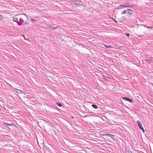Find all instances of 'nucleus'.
I'll use <instances>...</instances> for the list:
<instances>
[{"label":"nucleus","instance_id":"obj_1","mask_svg":"<svg viewBox=\"0 0 153 153\" xmlns=\"http://www.w3.org/2000/svg\"><path fill=\"white\" fill-rule=\"evenodd\" d=\"M135 6V5L133 4H130L128 3H123L122 4L120 5V7H121L122 8H123L124 7H128L130 8H132L134 7Z\"/></svg>","mask_w":153,"mask_h":153},{"label":"nucleus","instance_id":"obj_2","mask_svg":"<svg viewBox=\"0 0 153 153\" xmlns=\"http://www.w3.org/2000/svg\"><path fill=\"white\" fill-rule=\"evenodd\" d=\"M137 123L139 127V128L143 132H144V130L142 127V123L140 122V121L138 120L137 121Z\"/></svg>","mask_w":153,"mask_h":153},{"label":"nucleus","instance_id":"obj_3","mask_svg":"<svg viewBox=\"0 0 153 153\" xmlns=\"http://www.w3.org/2000/svg\"><path fill=\"white\" fill-rule=\"evenodd\" d=\"M122 98L123 99L126 100V101H128V102H130L132 103L133 102L132 100L131 99H130L128 98L124 97H122Z\"/></svg>","mask_w":153,"mask_h":153},{"label":"nucleus","instance_id":"obj_4","mask_svg":"<svg viewBox=\"0 0 153 153\" xmlns=\"http://www.w3.org/2000/svg\"><path fill=\"white\" fill-rule=\"evenodd\" d=\"M146 61L149 63H151L153 62V58H150L147 59Z\"/></svg>","mask_w":153,"mask_h":153},{"label":"nucleus","instance_id":"obj_5","mask_svg":"<svg viewBox=\"0 0 153 153\" xmlns=\"http://www.w3.org/2000/svg\"><path fill=\"white\" fill-rule=\"evenodd\" d=\"M104 136H109V137H112L114 136V135L111 134H105L104 135Z\"/></svg>","mask_w":153,"mask_h":153},{"label":"nucleus","instance_id":"obj_6","mask_svg":"<svg viewBox=\"0 0 153 153\" xmlns=\"http://www.w3.org/2000/svg\"><path fill=\"white\" fill-rule=\"evenodd\" d=\"M128 13L129 15H131L132 14L133 10H131L130 9H128Z\"/></svg>","mask_w":153,"mask_h":153},{"label":"nucleus","instance_id":"obj_7","mask_svg":"<svg viewBox=\"0 0 153 153\" xmlns=\"http://www.w3.org/2000/svg\"><path fill=\"white\" fill-rule=\"evenodd\" d=\"M16 90L18 91H17L16 92L19 94H24V92L22 91V90H19L17 88H16Z\"/></svg>","mask_w":153,"mask_h":153},{"label":"nucleus","instance_id":"obj_8","mask_svg":"<svg viewBox=\"0 0 153 153\" xmlns=\"http://www.w3.org/2000/svg\"><path fill=\"white\" fill-rule=\"evenodd\" d=\"M103 79H105L107 81H109V80L110 79V78L109 77L107 76H103Z\"/></svg>","mask_w":153,"mask_h":153},{"label":"nucleus","instance_id":"obj_9","mask_svg":"<svg viewBox=\"0 0 153 153\" xmlns=\"http://www.w3.org/2000/svg\"><path fill=\"white\" fill-rule=\"evenodd\" d=\"M121 19L122 21H126L127 20L126 17L124 16L121 18Z\"/></svg>","mask_w":153,"mask_h":153},{"label":"nucleus","instance_id":"obj_10","mask_svg":"<svg viewBox=\"0 0 153 153\" xmlns=\"http://www.w3.org/2000/svg\"><path fill=\"white\" fill-rule=\"evenodd\" d=\"M13 21L14 22H16L17 23L18 22L17 18L16 17H13Z\"/></svg>","mask_w":153,"mask_h":153},{"label":"nucleus","instance_id":"obj_11","mask_svg":"<svg viewBox=\"0 0 153 153\" xmlns=\"http://www.w3.org/2000/svg\"><path fill=\"white\" fill-rule=\"evenodd\" d=\"M57 27H53V26H52L51 25H50L48 28H50V29H56V28Z\"/></svg>","mask_w":153,"mask_h":153},{"label":"nucleus","instance_id":"obj_12","mask_svg":"<svg viewBox=\"0 0 153 153\" xmlns=\"http://www.w3.org/2000/svg\"><path fill=\"white\" fill-rule=\"evenodd\" d=\"M92 107L95 109H97L98 108V106L96 105L95 104H92Z\"/></svg>","mask_w":153,"mask_h":153},{"label":"nucleus","instance_id":"obj_13","mask_svg":"<svg viewBox=\"0 0 153 153\" xmlns=\"http://www.w3.org/2000/svg\"><path fill=\"white\" fill-rule=\"evenodd\" d=\"M103 45L107 48H111L112 47L110 45H106L105 44H103Z\"/></svg>","mask_w":153,"mask_h":153},{"label":"nucleus","instance_id":"obj_14","mask_svg":"<svg viewBox=\"0 0 153 153\" xmlns=\"http://www.w3.org/2000/svg\"><path fill=\"white\" fill-rule=\"evenodd\" d=\"M56 104L59 106L61 107L62 106V104L61 103L56 102Z\"/></svg>","mask_w":153,"mask_h":153},{"label":"nucleus","instance_id":"obj_15","mask_svg":"<svg viewBox=\"0 0 153 153\" xmlns=\"http://www.w3.org/2000/svg\"><path fill=\"white\" fill-rule=\"evenodd\" d=\"M19 21L20 22L23 23L24 22L23 20L21 18H20Z\"/></svg>","mask_w":153,"mask_h":153},{"label":"nucleus","instance_id":"obj_16","mask_svg":"<svg viewBox=\"0 0 153 153\" xmlns=\"http://www.w3.org/2000/svg\"><path fill=\"white\" fill-rule=\"evenodd\" d=\"M125 35L126 36H129L130 35L128 33H125Z\"/></svg>","mask_w":153,"mask_h":153},{"label":"nucleus","instance_id":"obj_17","mask_svg":"<svg viewBox=\"0 0 153 153\" xmlns=\"http://www.w3.org/2000/svg\"><path fill=\"white\" fill-rule=\"evenodd\" d=\"M4 124L5 125H6V126H10V125H11V124H8L7 123H4Z\"/></svg>","mask_w":153,"mask_h":153},{"label":"nucleus","instance_id":"obj_18","mask_svg":"<svg viewBox=\"0 0 153 153\" xmlns=\"http://www.w3.org/2000/svg\"><path fill=\"white\" fill-rule=\"evenodd\" d=\"M126 11H122L121 13V14H125L126 13Z\"/></svg>","mask_w":153,"mask_h":153},{"label":"nucleus","instance_id":"obj_19","mask_svg":"<svg viewBox=\"0 0 153 153\" xmlns=\"http://www.w3.org/2000/svg\"><path fill=\"white\" fill-rule=\"evenodd\" d=\"M22 23H21V22H20V23H19L18 22H17V24L18 25H19V26H21L22 25Z\"/></svg>","mask_w":153,"mask_h":153},{"label":"nucleus","instance_id":"obj_20","mask_svg":"<svg viewBox=\"0 0 153 153\" xmlns=\"http://www.w3.org/2000/svg\"><path fill=\"white\" fill-rule=\"evenodd\" d=\"M146 27L148 29H150V28H152V27L149 26V27Z\"/></svg>","mask_w":153,"mask_h":153},{"label":"nucleus","instance_id":"obj_21","mask_svg":"<svg viewBox=\"0 0 153 153\" xmlns=\"http://www.w3.org/2000/svg\"><path fill=\"white\" fill-rule=\"evenodd\" d=\"M30 20L31 21H32L33 22H34V21H36V20H34V19H30Z\"/></svg>","mask_w":153,"mask_h":153},{"label":"nucleus","instance_id":"obj_22","mask_svg":"<svg viewBox=\"0 0 153 153\" xmlns=\"http://www.w3.org/2000/svg\"><path fill=\"white\" fill-rule=\"evenodd\" d=\"M3 19V18L0 15V20H2Z\"/></svg>","mask_w":153,"mask_h":153},{"label":"nucleus","instance_id":"obj_23","mask_svg":"<svg viewBox=\"0 0 153 153\" xmlns=\"http://www.w3.org/2000/svg\"><path fill=\"white\" fill-rule=\"evenodd\" d=\"M76 1H78L79 2H80V3H82V1L81 0H77Z\"/></svg>","mask_w":153,"mask_h":153},{"label":"nucleus","instance_id":"obj_24","mask_svg":"<svg viewBox=\"0 0 153 153\" xmlns=\"http://www.w3.org/2000/svg\"><path fill=\"white\" fill-rule=\"evenodd\" d=\"M28 24L27 22H25L24 24H23L24 25H27Z\"/></svg>","mask_w":153,"mask_h":153},{"label":"nucleus","instance_id":"obj_25","mask_svg":"<svg viewBox=\"0 0 153 153\" xmlns=\"http://www.w3.org/2000/svg\"><path fill=\"white\" fill-rule=\"evenodd\" d=\"M24 39H25V40H27L26 39V38H24Z\"/></svg>","mask_w":153,"mask_h":153},{"label":"nucleus","instance_id":"obj_26","mask_svg":"<svg viewBox=\"0 0 153 153\" xmlns=\"http://www.w3.org/2000/svg\"><path fill=\"white\" fill-rule=\"evenodd\" d=\"M152 85L153 86V84H152Z\"/></svg>","mask_w":153,"mask_h":153}]
</instances>
